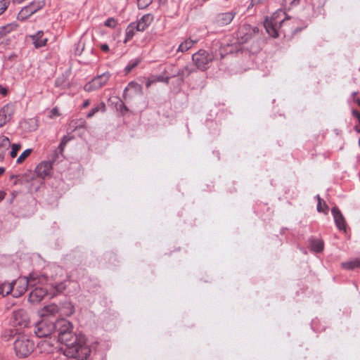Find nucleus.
<instances>
[{
  "label": "nucleus",
  "instance_id": "obj_33",
  "mask_svg": "<svg viewBox=\"0 0 360 360\" xmlns=\"http://www.w3.org/2000/svg\"><path fill=\"white\" fill-rule=\"evenodd\" d=\"M73 139L72 136H65L61 140V142L58 146L60 152L62 153L65 148L66 144Z\"/></svg>",
  "mask_w": 360,
  "mask_h": 360
},
{
  "label": "nucleus",
  "instance_id": "obj_48",
  "mask_svg": "<svg viewBox=\"0 0 360 360\" xmlns=\"http://www.w3.org/2000/svg\"><path fill=\"white\" fill-rule=\"evenodd\" d=\"M5 172V168L1 167H0V176Z\"/></svg>",
  "mask_w": 360,
  "mask_h": 360
},
{
  "label": "nucleus",
  "instance_id": "obj_28",
  "mask_svg": "<svg viewBox=\"0 0 360 360\" xmlns=\"http://www.w3.org/2000/svg\"><path fill=\"white\" fill-rule=\"evenodd\" d=\"M318 204L316 205V210L319 212H322L325 214H327L329 211V207L327 205L326 202L319 198V196H316Z\"/></svg>",
  "mask_w": 360,
  "mask_h": 360
},
{
  "label": "nucleus",
  "instance_id": "obj_39",
  "mask_svg": "<svg viewBox=\"0 0 360 360\" xmlns=\"http://www.w3.org/2000/svg\"><path fill=\"white\" fill-rule=\"evenodd\" d=\"M324 243L321 239H316V253L323 250Z\"/></svg>",
  "mask_w": 360,
  "mask_h": 360
},
{
  "label": "nucleus",
  "instance_id": "obj_45",
  "mask_svg": "<svg viewBox=\"0 0 360 360\" xmlns=\"http://www.w3.org/2000/svg\"><path fill=\"white\" fill-rule=\"evenodd\" d=\"M65 288V287L63 283H60L56 286V290L58 292H62Z\"/></svg>",
  "mask_w": 360,
  "mask_h": 360
},
{
  "label": "nucleus",
  "instance_id": "obj_11",
  "mask_svg": "<svg viewBox=\"0 0 360 360\" xmlns=\"http://www.w3.org/2000/svg\"><path fill=\"white\" fill-rule=\"evenodd\" d=\"M15 112V107L13 104L8 103L0 109V128L8 123Z\"/></svg>",
  "mask_w": 360,
  "mask_h": 360
},
{
  "label": "nucleus",
  "instance_id": "obj_1",
  "mask_svg": "<svg viewBox=\"0 0 360 360\" xmlns=\"http://www.w3.org/2000/svg\"><path fill=\"white\" fill-rule=\"evenodd\" d=\"M46 282V276L37 272L31 273L28 277H19L11 283H8L10 290L8 295L14 297H20L27 291L28 285L44 284Z\"/></svg>",
  "mask_w": 360,
  "mask_h": 360
},
{
  "label": "nucleus",
  "instance_id": "obj_41",
  "mask_svg": "<svg viewBox=\"0 0 360 360\" xmlns=\"http://www.w3.org/2000/svg\"><path fill=\"white\" fill-rule=\"evenodd\" d=\"M139 63V61H136V62H134L132 63L131 64H129L126 68H125V72L126 73H129L130 72L133 68H134Z\"/></svg>",
  "mask_w": 360,
  "mask_h": 360
},
{
  "label": "nucleus",
  "instance_id": "obj_14",
  "mask_svg": "<svg viewBox=\"0 0 360 360\" xmlns=\"http://www.w3.org/2000/svg\"><path fill=\"white\" fill-rule=\"evenodd\" d=\"M142 94V86L135 82L129 83L124 92L125 98L127 96L131 97L135 95H141Z\"/></svg>",
  "mask_w": 360,
  "mask_h": 360
},
{
  "label": "nucleus",
  "instance_id": "obj_4",
  "mask_svg": "<svg viewBox=\"0 0 360 360\" xmlns=\"http://www.w3.org/2000/svg\"><path fill=\"white\" fill-rule=\"evenodd\" d=\"M49 279L46 277V282L44 284H37L36 285H30L32 289L29 297L28 301L33 304H39L41 302L44 298L48 294V285Z\"/></svg>",
  "mask_w": 360,
  "mask_h": 360
},
{
  "label": "nucleus",
  "instance_id": "obj_20",
  "mask_svg": "<svg viewBox=\"0 0 360 360\" xmlns=\"http://www.w3.org/2000/svg\"><path fill=\"white\" fill-rule=\"evenodd\" d=\"M78 336L79 335H77L72 333V330H70L58 335V340L61 343L65 344L67 345L68 348H69L70 346L75 343L74 341L75 340V338Z\"/></svg>",
  "mask_w": 360,
  "mask_h": 360
},
{
  "label": "nucleus",
  "instance_id": "obj_30",
  "mask_svg": "<svg viewBox=\"0 0 360 360\" xmlns=\"http://www.w3.org/2000/svg\"><path fill=\"white\" fill-rule=\"evenodd\" d=\"M32 150L30 148L25 150L16 160V163L20 165L30 155Z\"/></svg>",
  "mask_w": 360,
  "mask_h": 360
},
{
  "label": "nucleus",
  "instance_id": "obj_46",
  "mask_svg": "<svg viewBox=\"0 0 360 360\" xmlns=\"http://www.w3.org/2000/svg\"><path fill=\"white\" fill-rule=\"evenodd\" d=\"M89 104H90V101L89 100H86L83 103L82 108H87L89 105Z\"/></svg>",
  "mask_w": 360,
  "mask_h": 360
},
{
  "label": "nucleus",
  "instance_id": "obj_7",
  "mask_svg": "<svg viewBox=\"0 0 360 360\" xmlns=\"http://www.w3.org/2000/svg\"><path fill=\"white\" fill-rule=\"evenodd\" d=\"M45 6V1H32L28 6L23 7L18 15V20L23 21L30 16L43 8Z\"/></svg>",
  "mask_w": 360,
  "mask_h": 360
},
{
  "label": "nucleus",
  "instance_id": "obj_35",
  "mask_svg": "<svg viewBox=\"0 0 360 360\" xmlns=\"http://www.w3.org/2000/svg\"><path fill=\"white\" fill-rule=\"evenodd\" d=\"M162 77L161 76H156L153 77L152 78H148L146 81V86L147 88H149L152 84L155 83L157 82H162Z\"/></svg>",
  "mask_w": 360,
  "mask_h": 360
},
{
  "label": "nucleus",
  "instance_id": "obj_19",
  "mask_svg": "<svg viewBox=\"0 0 360 360\" xmlns=\"http://www.w3.org/2000/svg\"><path fill=\"white\" fill-rule=\"evenodd\" d=\"M72 323L66 319H61L56 322V330H58V335L72 330Z\"/></svg>",
  "mask_w": 360,
  "mask_h": 360
},
{
  "label": "nucleus",
  "instance_id": "obj_10",
  "mask_svg": "<svg viewBox=\"0 0 360 360\" xmlns=\"http://www.w3.org/2000/svg\"><path fill=\"white\" fill-rule=\"evenodd\" d=\"M34 173L37 177L44 179L51 178L53 175V162L51 161H42L34 169Z\"/></svg>",
  "mask_w": 360,
  "mask_h": 360
},
{
  "label": "nucleus",
  "instance_id": "obj_24",
  "mask_svg": "<svg viewBox=\"0 0 360 360\" xmlns=\"http://www.w3.org/2000/svg\"><path fill=\"white\" fill-rule=\"evenodd\" d=\"M18 27V25L15 22H11L4 26H0V39L16 30Z\"/></svg>",
  "mask_w": 360,
  "mask_h": 360
},
{
  "label": "nucleus",
  "instance_id": "obj_34",
  "mask_svg": "<svg viewBox=\"0 0 360 360\" xmlns=\"http://www.w3.org/2000/svg\"><path fill=\"white\" fill-rule=\"evenodd\" d=\"M21 148V145L20 143H13L11 145V157L14 158L17 156L18 151Z\"/></svg>",
  "mask_w": 360,
  "mask_h": 360
},
{
  "label": "nucleus",
  "instance_id": "obj_3",
  "mask_svg": "<svg viewBox=\"0 0 360 360\" xmlns=\"http://www.w3.org/2000/svg\"><path fill=\"white\" fill-rule=\"evenodd\" d=\"M34 348V342L25 335L18 337L13 343L15 353L19 358L28 356L33 352Z\"/></svg>",
  "mask_w": 360,
  "mask_h": 360
},
{
  "label": "nucleus",
  "instance_id": "obj_12",
  "mask_svg": "<svg viewBox=\"0 0 360 360\" xmlns=\"http://www.w3.org/2000/svg\"><path fill=\"white\" fill-rule=\"evenodd\" d=\"M256 29L249 25H242L238 32L237 37L241 43L246 42L255 33Z\"/></svg>",
  "mask_w": 360,
  "mask_h": 360
},
{
  "label": "nucleus",
  "instance_id": "obj_16",
  "mask_svg": "<svg viewBox=\"0 0 360 360\" xmlns=\"http://www.w3.org/2000/svg\"><path fill=\"white\" fill-rule=\"evenodd\" d=\"M331 212L333 215V218H334V220H335L337 227L340 230H343L345 231H346L345 219L343 215L342 214L341 212L340 211V210L338 207H334L332 208Z\"/></svg>",
  "mask_w": 360,
  "mask_h": 360
},
{
  "label": "nucleus",
  "instance_id": "obj_44",
  "mask_svg": "<svg viewBox=\"0 0 360 360\" xmlns=\"http://www.w3.org/2000/svg\"><path fill=\"white\" fill-rule=\"evenodd\" d=\"M268 0H252V4L253 5L263 4L266 2Z\"/></svg>",
  "mask_w": 360,
  "mask_h": 360
},
{
  "label": "nucleus",
  "instance_id": "obj_49",
  "mask_svg": "<svg viewBox=\"0 0 360 360\" xmlns=\"http://www.w3.org/2000/svg\"><path fill=\"white\" fill-rule=\"evenodd\" d=\"M0 360H6V359L4 356H0Z\"/></svg>",
  "mask_w": 360,
  "mask_h": 360
},
{
  "label": "nucleus",
  "instance_id": "obj_13",
  "mask_svg": "<svg viewBox=\"0 0 360 360\" xmlns=\"http://www.w3.org/2000/svg\"><path fill=\"white\" fill-rule=\"evenodd\" d=\"M58 311V307L55 304H51L41 309L39 311V315L41 319H50L51 317H54Z\"/></svg>",
  "mask_w": 360,
  "mask_h": 360
},
{
  "label": "nucleus",
  "instance_id": "obj_25",
  "mask_svg": "<svg viewBox=\"0 0 360 360\" xmlns=\"http://www.w3.org/2000/svg\"><path fill=\"white\" fill-rule=\"evenodd\" d=\"M11 145L10 140L5 136L0 137V158H4L8 147Z\"/></svg>",
  "mask_w": 360,
  "mask_h": 360
},
{
  "label": "nucleus",
  "instance_id": "obj_9",
  "mask_svg": "<svg viewBox=\"0 0 360 360\" xmlns=\"http://www.w3.org/2000/svg\"><path fill=\"white\" fill-rule=\"evenodd\" d=\"M110 77V75L108 72H105L94 78L91 81L89 82L84 85V91L87 92H91L99 89L107 84Z\"/></svg>",
  "mask_w": 360,
  "mask_h": 360
},
{
  "label": "nucleus",
  "instance_id": "obj_5",
  "mask_svg": "<svg viewBox=\"0 0 360 360\" xmlns=\"http://www.w3.org/2000/svg\"><path fill=\"white\" fill-rule=\"evenodd\" d=\"M13 325L17 330H22L30 325V318L28 312L25 309L14 310L12 313Z\"/></svg>",
  "mask_w": 360,
  "mask_h": 360
},
{
  "label": "nucleus",
  "instance_id": "obj_2",
  "mask_svg": "<svg viewBox=\"0 0 360 360\" xmlns=\"http://www.w3.org/2000/svg\"><path fill=\"white\" fill-rule=\"evenodd\" d=\"M74 344L67 348L65 354L77 360H85L91 353V349L86 344L84 335H79L75 338Z\"/></svg>",
  "mask_w": 360,
  "mask_h": 360
},
{
  "label": "nucleus",
  "instance_id": "obj_6",
  "mask_svg": "<svg viewBox=\"0 0 360 360\" xmlns=\"http://www.w3.org/2000/svg\"><path fill=\"white\" fill-rule=\"evenodd\" d=\"M56 330V323L51 319H41L35 326V334L39 337H46Z\"/></svg>",
  "mask_w": 360,
  "mask_h": 360
},
{
  "label": "nucleus",
  "instance_id": "obj_8",
  "mask_svg": "<svg viewBox=\"0 0 360 360\" xmlns=\"http://www.w3.org/2000/svg\"><path fill=\"white\" fill-rule=\"evenodd\" d=\"M192 59L198 68L205 70L213 58L206 51L201 49L193 55Z\"/></svg>",
  "mask_w": 360,
  "mask_h": 360
},
{
  "label": "nucleus",
  "instance_id": "obj_47",
  "mask_svg": "<svg viewBox=\"0 0 360 360\" xmlns=\"http://www.w3.org/2000/svg\"><path fill=\"white\" fill-rule=\"evenodd\" d=\"M6 193L4 191H0V202L5 198Z\"/></svg>",
  "mask_w": 360,
  "mask_h": 360
},
{
  "label": "nucleus",
  "instance_id": "obj_37",
  "mask_svg": "<svg viewBox=\"0 0 360 360\" xmlns=\"http://www.w3.org/2000/svg\"><path fill=\"white\" fill-rule=\"evenodd\" d=\"M10 4V0L0 1V15L3 14Z\"/></svg>",
  "mask_w": 360,
  "mask_h": 360
},
{
  "label": "nucleus",
  "instance_id": "obj_50",
  "mask_svg": "<svg viewBox=\"0 0 360 360\" xmlns=\"http://www.w3.org/2000/svg\"><path fill=\"white\" fill-rule=\"evenodd\" d=\"M357 103H358L359 106L360 107V100L357 101Z\"/></svg>",
  "mask_w": 360,
  "mask_h": 360
},
{
  "label": "nucleus",
  "instance_id": "obj_31",
  "mask_svg": "<svg viewBox=\"0 0 360 360\" xmlns=\"http://www.w3.org/2000/svg\"><path fill=\"white\" fill-rule=\"evenodd\" d=\"M300 0H283V6L285 9L290 10L298 5Z\"/></svg>",
  "mask_w": 360,
  "mask_h": 360
},
{
  "label": "nucleus",
  "instance_id": "obj_27",
  "mask_svg": "<svg viewBox=\"0 0 360 360\" xmlns=\"http://www.w3.org/2000/svg\"><path fill=\"white\" fill-rule=\"evenodd\" d=\"M106 110L105 105L103 102H101L96 105L87 114L86 117L88 118L92 117L96 112H104Z\"/></svg>",
  "mask_w": 360,
  "mask_h": 360
},
{
  "label": "nucleus",
  "instance_id": "obj_43",
  "mask_svg": "<svg viewBox=\"0 0 360 360\" xmlns=\"http://www.w3.org/2000/svg\"><path fill=\"white\" fill-rule=\"evenodd\" d=\"M100 48L104 52H108L109 51V46H108V45H107L105 44H101L100 46Z\"/></svg>",
  "mask_w": 360,
  "mask_h": 360
},
{
  "label": "nucleus",
  "instance_id": "obj_22",
  "mask_svg": "<svg viewBox=\"0 0 360 360\" xmlns=\"http://www.w3.org/2000/svg\"><path fill=\"white\" fill-rule=\"evenodd\" d=\"M198 40L196 39H192L191 38L186 39L184 41H182L178 49L177 52H186L190 49H191L196 43Z\"/></svg>",
  "mask_w": 360,
  "mask_h": 360
},
{
  "label": "nucleus",
  "instance_id": "obj_40",
  "mask_svg": "<svg viewBox=\"0 0 360 360\" xmlns=\"http://www.w3.org/2000/svg\"><path fill=\"white\" fill-rule=\"evenodd\" d=\"M60 115V112L58 108H53L50 112V118H54Z\"/></svg>",
  "mask_w": 360,
  "mask_h": 360
},
{
  "label": "nucleus",
  "instance_id": "obj_36",
  "mask_svg": "<svg viewBox=\"0 0 360 360\" xmlns=\"http://www.w3.org/2000/svg\"><path fill=\"white\" fill-rule=\"evenodd\" d=\"M153 0H137L139 8L143 9L152 3Z\"/></svg>",
  "mask_w": 360,
  "mask_h": 360
},
{
  "label": "nucleus",
  "instance_id": "obj_26",
  "mask_svg": "<svg viewBox=\"0 0 360 360\" xmlns=\"http://www.w3.org/2000/svg\"><path fill=\"white\" fill-rule=\"evenodd\" d=\"M341 266L347 270H353L357 268H360V257L342 262L341 264Z\"/></svg>",
  "mask_w": 360,
  "mask_h": 360
},
{
  "label": "nucleus",
  "instance_id": "obj_32",
  "mask_svg": "<svg viewBox=\"0 0 360 360\" xmlns=\"http://www.w3.org/2000/svg\"><path fill=\"white\" fill-rule=\"evenodd\" d=\"M8 282L0 281V296L6 297L8 295V292L10 290Z\"/></svg>",
  "mask_w": 360,
  "mask_h": 360
},
{
  "label": "nucleus",
  "instance_id": "obj_18",
  "mask_svg": "<svg viewBox=\"0 0 360 360\" xmlns=\"http://www.w3.org/2000/svg\"><path fill=\"white\" fill-rule=\"evenodd\" d=\"M278 22L275 21V18L272 17L271 19H266L264 21V27L267 33L273 37H278L277 31Z\"/></svg>",
  "mask_w": 360,
  "mask_h": 360
},
{
  "label": "nucleus",
  "instance_id": "obj_42",
  "mask_svg": "<svg viewBox=\"0 0 360 360\" xmlns=\"http://www.w3.org/2000/svg\"><path fill=\"white\" fill-rule=\"evenodd\" d=\"M8 94V90L5 87H3L2 86L0 85V95H1L2 96H6Z\"/></svg>",
  "mask_w": 360,
  "mask_h": 360
},
{
  "label": "nucleus",
  "instance_id": "obj_38",
  "mask_svg": "<svg viewBox=\"0 0 360 360\" xmlns=\"http://www.w3.org/2000/svg\"><path fill=\"white\" fill-rule=\"evenodd\" d=\"M105 25L108 27L114 28L117 25V21L114 18H110L105 22Z\"/></svg>",
  "mask_w": 360,
  "mask_h": 360
},
{
  "label": "nucleus",
  "instance_id": "obj_21",
  "mask_svg": "<svg viewBox=\"0 0 360 360\" xmlns=\"http://www.w3.org/2000/svg\"><path fill=\"white\" fill-rule=\"evenodd\" d=\"M30 38H32L36 49L45 46L48 41L47 38L44 37L43 31L37 32L35 34L31 35Z\"/></svg>",
  "mask_w": 360,
  "mask_h": 360
},
{
  "label": "nucleus",
  "instance_id": "obj_29",
  "mask_svg": "<svg viewBox=\"0 0 360 360\" xmlns=\"http://www.w3.org/2000/svg\"><path fill=\"white\" fill-rule=\"evenodd\" d=\"M135 30H136L135 23H131L128 25V27L126 29L124 43L127 42L128 41L132 39V37L135 34Z\"/></svg>",
  "mask_w": 360,
  "mask_h": 360
},
{
  "label": "nucleus",
  "instance_id": "obj_17",
  "mask_svg": "<svg viewBox=\"0 0 360 360\" xmlns=\"http://www.w3.org/2000/svg\"><path fill=\"white\" fill-rule=\"evenodd\" d=\"M234 16L235 13L233 12L219 13L216 18L215 22L218 26L223 27L230 24Z\"/></svg>",
  "mask_w": 360,
  "mask_h": 360
},
{
  "label": "nucleus",
  "instance_id": "obj_15",
  "mask_svg": "<svg viewBox=\"0 0 360 360\" xmlns=\"http://www.w3.org/2000/svg\"><path fill=\"white\" fill-rule=\"evenodd\" d=\"M154 17L152 14L148 13L141 17V18L135 23L136 30L139 32H143L152 23Z\"/></svg>",
  "mask_w": 360,
  "mask_h": 360
},
{
  "label": "nucleus",
  "instance_id": "obj_23",
  "mask_svg": "<svg viewBox=\"0 0 360 360\" xmlns=\"http://www.w3.org/2000/svg\"><path fill=\"white\" fill-rule=\"evenodd\" d=\"M39 348L41 352L44 353H52L55 349V347L50 340H41L39 343Z\"/></svg>",
  "mask_w": 360,
  "mask_h": 360
}]
</instances>
